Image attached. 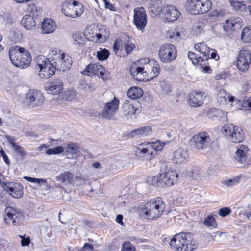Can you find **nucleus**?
Returning <instances> with one entry per match:
<instances>
[{
	"label": "nucleus",
	"mask_w": 251,
	"mask_h": 251,
	"mask_svg": "<svg viewBox=\"0 0 251 251\" xmlns=\"http://www.w3.org/2000/svg\"><path fill=\"white\" fill-rule=\"evenodd\" d=\"M159 73V65L153 59L141 58L130 68L132 77L139 81H145L156 77Z\"/></svg>",
	"instance_id": "1"
},
{
	"label": "nucleus",
	"mask_w": 251,
	"mask_h": 251,
	"mask_svg": "<svg viewBox=\"0 0 251 251\" xmlns=\"http://www.w3.org/2000/svg\"><path fill=\"white\" fill-rule=\"evenodd\" d=\"M165 204L162 199H153L147 202L141 209L140 216L141 218L153 220L159 218L164 212Z\"/></svg>",
	"instance_id": "2"
},
{
	"label": "nucleus",
	"mask_w": 251,
	"mask_h": 251,
	"mask_svg": "<svg viewBox=\"0 0 251 251\" xmlns=\"http://www.w3.org/2000/svg\"><path fill=\"white\" fill-rule=\"evenodd\" d=\"M9 56L12 63L21 69L27 68L32 60L29 51L19 46H15L10 49Z\"/></svg>",
	"instance_id": "3"
},
{
	"label": "nucleus",
	"mask_w": 251,
	"mask_h": 251,
	"mask_svg": "<svg viewBox=\"0 0 251 251\" xmlns=\"http://www.w3.org/2000/svg\"><path fill=\"white\" fill-rule=\"evenodd\" d=\"M49 56L52 64L57 70L65 71L72 65V60L69 55L58 48L51 49Z\"/></svg>",
	"instance_id": "4"
},
{
	"label": "nucleus",
	"mask_w": 251,
	"mask_h": 251,
	"mask_svg": "<svg viewBox=\"0 0 251 251\" xmlns=\"http://www.w3.org/2000/svg\"><path fill=\"white\" fill-rule=\"evenodd\" d=\"M61 11L66 17L75 19L82 15L84 7L81 3L76 0H66L62 4Z\"/></svg>",
	"instance_id": "5"
},
{
	"label": "nucleus",
	"mask_w": 251,
	"mask_h": 251,
	"mask_svg": "<svg viewBox=\"0 0 251 251\" xmlns=\"http://www.w3.org/2000/svg\"><path fill=\"white\" fill-rule=\"evenodd\" d=\"M186 9L193 15L202 14L207 13L211 7L209 0H187Z\"/></svg>",
	"instance_id": "6"
},
{
	"label": "nucleus",
	"mask_w": 251,
	"mask_h": 251,
	"mask_svg": "<svg viewBox=\"0 0 251 251\" xmlns=\"http://www.w3.org/2000/svg\"><path fill=\"white\" fill-rule=\"evenodd\" d=\"M195 52L190 51L188 53V58L193 64H197L209 58L210 48L204 43L196 44L194 46Z\"/></svg>",
	"instance_id": "7"
},
{
	"label": "nucleus",
	"mask_w": 251,
	"mask_h": 251,
	"mask_svg": "<svg viewBox=\"0 0 251 251\" xmlns=\"http://www.w3.org/2000/svg\"><path fill=\"white\" fill-rule=\"evenodd\" d=\"M36 61L39 69L38 75L41 78L48 79L54 75L56 69L50 60L41 55L37 57Z\"/></svg>",
	"instance_id": "8"
},
{
	"label": "nucleus",
	"mask_w": 251,
	"mask_h": 251,
	"mask_svg": "<svg viewBox=\"0 0 251 251\" xmlns=\"http://www.w3.org/2000/svg\"><path fill=\"white\" fill-rule=\"evenodd\" d=\"M222 133L233 143H240L245 139V134L242 129L232 124H225L222 128Z\"/></svg>",
	"instance_id": "9"
},
{
	"label": "nucleus",
	"mask_w": 251,
	"mask_h": 251,
	"mask_svg": "<svg viewBox=\"0 0 251 251\" xmlns=\"http://www.w3.org/2000/svg\"><path fill=\"white\" fill-rule=\"evenodd\" d=\"M3 217L6 224L13 226L20 225L24 218L20 210L11 206H7L5 208Z\"/></svg>",
	"instance_id": "10"
},
{
	"label": "nucleus",
	"mask_w": 251,
	"mask_h": 251,
	"mask_svg": "<svg viewBox=\"0 0 251 251\" xmlns=\"http://www.w3.org/2000/svg\"><path fill=\"white\" fill-rule=\"evenodd\" d=\"M156 15L163 17L168 22L176 20L180 15V12L173 5H166L163 8L158 5L153 10H151Z\"/></svg>",
	"instance_id": "11"
},
{
	"label": "nucleus",
	"mask_w": 251,
	"mask_h": 251,
	"mask_svg": "<svg viewBox=\"0 0 251 251\" xmlns=\"http://www.w3.org/2000/svg\"><path fill=\"white\" fill-rule=\"evenodd\" d=\"M158 56L160 61L163 63H170L175 60L176 58V49L173 44H163L159 48Z\"/></svg>",
	"instance_id": "12"
},
{
	"label": "nucleus",
	"mask_w": 251,
	"mask_h": 251,
	"mask_svg": "<svg viewBox=\"0 0 251 251\" xmlns=\"http://www.w3.org/2000/svg\"><path fill=\"white\" fill-rule=\"evenodd\" d=\"M210 143V137L208 134L205 132H201L195 134L192 136L190 141L191 147L196 151L207 148Z\"/></svg>",
	"instance_id": "13"
},
{
	"label": "nucleus",
	"mask_w": 251,
	"mask_h": 251,
	"mask_svg": "<svg viewBox=\"0 0 251 251\" xmlns=\"http://www.w3.org/2000/svg\"><path fill=\"white\" fill-rule=\"evenodd\" d=\"M215 98L217 102L220 105L226 106L233 105L239 103V100H235V97L229 93L221 87H216L215 89Z\"/></svg>",
	"instance_id": "14"
},
{
	"label": "nucleus",
	"mask_w": 251,
	"mask_h": 251,
	"mask_svg": "<svg viewBox=\"0 0 251 251\" xmlns=\"http://www.w3.org/2000/svg\"><path fill=\"white\" fill-rule=\"evenodd\" d=\"M249 155L248 147L245 145H239L236 147L233 157L241 167H248L251 165V160L248 159Z\"/></svg>",
	"instance_id": "15"
},
{
	"label": "nucleus",
	"mask_w": 251,
	"mask_h": 251,
	"mask_svg": "<svg viewBox=\"0 0 251 251\" xmlns=\"http://www.w3.org/2000/svg\"><path fill=\"white\" fill-rule=\"evenodd\" d=\"M44 102L43 93L36 89H31L26 95L25 102L28 105L34 107L41 106Z\"/></svg>",
	"instance_id": "16"
},
{
	"label": "nucleus",
	"mask_w": 251,
	"mask_h": 251,
	"mask_svg": "<svg viewBox=\"0 0 251 251\" xmlns=\"http://www.w3.org/2000/svg\"><path fill=\"white\" fill-rule=\"evenodd\" d=\"M178 175L176 171L168 167L161 170L159 173L161 181L168 186L176 183L178 181Z\"/></svg>",
	"instance_id": "17"
},
{
	"label": "nucleus",
	"mask_w": 251,
	"mask_h": 251,
	"mask_svg": "<svg viewBox=\"0 0 251 251\" xmlns=\"http://www.w3.org/2000/svg\"><path fill=\"white\" fill-rule=\"evenodd\" d=\"M133 22L139 30L143 31L146 26L147 14L143 7H137L134 9Z\"/></svg>",
	"instance_id": "18"
},
{
	"label": "nucleus",
	"mask_w": 251,
	"mask_h": 251,
	"mask_svg": "<svg viewBox=\"0 0 251 251\" xmlns=\"http://www.w3.org/2000/svg\"><path fill=\"white\" fill-rule=\"evenodd\" d=\"M119 100L114 97L113 99L105 103L101 111L102 117L112 119L119 108Z\"/></svg>",
	"instance_id": "19"
},
{
	"label": "nucleus",
	"mask_w": 251,
	"mask_h": 251,
	"mask_svg": "<svg viewBox=\"0 0 251 251\" xmlns=\"http://www.w3.org/2000/svg\"><path fill=\"white\" fill-rule=\"evenodd\" d=\"M251 64L250 51L247 50L242 49L238 54L236 62L238 69L241 71H247Z\"/></svg>",
	"instance_id": "20"
},
{
	"label": "nucleus",
	"mask_w": 251,
	"mask_h": 251,
	"mask_svg": "<svg viewBox=\"0 0 251 251\" xmlns=\"http://www.w3.org/2000/svg\"><path fill=\"white\" fill-rule=\"evenodd\" d=\"M105 72V68L99 63H90L81 72L84 75L90 76H97L99 78H102Z\"/></svg>",
	"instance_id": "21"
},
{
	"label": "nucleus",
	"mask_w": 251,
	"mask_h": 251,
	"mask_svg": "<svg viewBox=\"0 0 251 251\" xmlns=\"http://www.w3.org/2000/svg\"><path fill=\"white\" fill-rule=\"evenodd\" d=\"M4 189L14 198H20L23 195V187L19 183L7 182L3 185Z\"/></svg>",
	"instance_id": "22"
},
{
	"label": "nucleus",
	"mask_w": 251,
	"mask_h": 251,
	"mask_svg": "<svg viewBox=\"0 0 251 251\" xmlns=\"http://www.w3.org/2000/svg\"><path fill=\"white\" fill-rule=\"evenodd\" d=\"M189 154L188 151L182 148H180L175 151L173 153V161L176 164H182L188 161Z\"/></svg>",
	"instance_id": "23"
},
{
	"label": "nucleus",
	"mask_w": 251,
	"mask_h": 251,
	"mask_svg": "<svg viewBox=\"0 0 251 251\" xmlns=\"http://www.w3.org/2000/svg\"><path fill=\"white\" fill-rule=\"evenodd\" d=\"M122 112L123 115L127 119H134L138 112V109L135 107L133 102L126 100L124 102L122 107Z\"/></svg>",
	"instance_id": "24"
},
{
	"label": "nucleus",
	"mask_w": 251,
	"mask_h": 251,
	"mask_svg": "<svg viewBox=\"0 0 251 251\" xmlns=\"http://www.w3.org/2000/svg\"><path fill=\"white\" fill-rule=\"evenodd\" d=\"M205 96L202 92L194 91L190 93L188 96V103L192 107H197L203 104Z\"/></svg>",
	"instance_id": "25"
},
{
	"label": "nucleus",
	"mask_w": 251,
	"mask_h": 251,
	"mask_svg": "<svg viewBox=\"0 0 251 251\" xmlns=\"http://www.w3.org/2000/svg\"><path fill=\"white\" fill-rule=\"evenodd\" d=\"M242 25V20L238 17H232L225 21L223 28L225 31H236L240 29Z\"/></svg>",
	"instance_id": "26"
},
{
	"label": "nucleus",
	"mask_w": 251,
	"mask_h": 251,
	"mask_svg": "<svg viewBox=\"0 0 251 251\" xmlns=\"http://www.w3.org/2000/svg\"><path fill=\"white\" fill-rule=\"evenodd\" d=\"M183 238L184 244L181 247L183 251H193L197 248L198 244L191 233L183 232Z\"/></svg>",
	"instance_id": "27"
},
{
	"label": "nucleus",
	"mask_w": 251,
	"mask_h": 251,
	"mask_svg": "<svg viewBox=\"0 0 251 251\" xmlns=\"http://www.w3.org/2000/svg\"><path fill=\"white\" fill-rule=\"evenodd\" d=\"M183 232H181L175 235L170 242L171 248L176 251H183L182 246L183 243Z\"/></svg>",
	"instance_id": "28"
},
{
	"label": "nucleus",
	"mask_w": 251,
	"mask_h": 251,
	"mask_svg": "<svg viewBox=\"0 0 251 251\" xmlns=\"http://www.w3.org/2000/svg\"><path fill=\"white\" fill-rule=\"evenodd\" d=\"M63 88V84L61 79H54L50 84L46 87L48 93L53 95H57L60 93Z\"/></svg>",
	"instance_id": "29"
},
{
	"label": "nucleus",
	"mask_w": 251,
	"mask_h": 251,
	"mask_svg": "<svg viewBox=\"0 0 251 251\" xmlns=\"http://www.w3.org/2000/svg\"><path fill=\"white\" fill-rule=\"evenodd\" d=\"M113 51L115 55L124 57L126 56V52L125 48V40L116 39L113 45Z\"/></svg>",
	"instance_id": "30"
},
{
	"label": "nucleus",
	"mask_w": 251,
	"mask_h": 251,
	"mask_svg": "<svg viewBox=\"0 0 251 251\" xmlns=\"http://www.w3.org/2000/svg\"><path fill=\"white\" fill-rule=\"evenodd\" d=\"M64 149L65 155L69 159L76 158L79 151L78 145L75 143L68 144L66 147H64Z\"/></svg>",
	"instance_id": "31"
},
{
	"label": "nucleus",
	"mask_w": 251,
	"mask_h": 251,
	"mask_svg": "<svg viewBox=\"0 0 251 251\" xmlns=\"http://www.w3.org/2000/svg\"><path fill=\"white\" fill-rule=\"evenodd\" d=\"M5 138L9 144L12 146L14 151L19 156L21 157H24L27 155V152L25 151V149L15 143L16 140L14 137L9 135H5Z\"/></svg>",
	"instance_id": "32"
},
{
	"label": "nucleus",
	"mask_w": 251,
	"mask_h": 251,
	"mask_svg": "<svg viewBox=\"0 0 251 251\" xmlns=\"http://www.w3.org/2000/svg\"><path fill=\"white\" fill-rule=\"evenodd\" d=\"M21 24L26 30H33L36 23L33 17L30 15H25L21 21Z\"/></svg>",
	"instance_id": "33"
},
{
	"label": "nucleus",
	"mask_w": 251,
	"mask_h": 251,
	"mask_svg": "<svg viewBox=\"0 0 251 251\" xmlns=\"http://www.w3.org/2000/svg\"><path fill=\"white\" fill-rule=\"evenodd\" d=\"M84 34L85 38L88 40L96 42H101L102 35L101 33H97L96 30H93L87 28L84 31Z\"/></svg>",
	"instance_id": "34"
},
{
	"label": "nucleus",
	"mask_w": 251,
	"mask_h": 251,
	"mask_svg": "<svg viewBox=\"0 0 251 251\" xmlns=\"http://www.w3.org/2000/svg\"><path fill=\"white\" fill-rule=\"evenodd\" d=\"M42 28L44 33L50 34L55 31L56 28V25L52 19L47 18L43 21Z\"/></svg>",
	"instance_id": "35"
},
{
	"label": "nucleus",
	"mask_w": 251,
	"mask_h": 251,
	"mask_svg": "<svg viewBox=\"0 0 251 251\" xmlns=\"http://www.w3.org/2000/svg\"><path fill=\"white\" fill-rule=\"evenodd\" d=\"M151 133V126H147L133 130L130 132L129 135L131 137H140L149 135Z\"/></svg>",
	"instance_id": "36"
},
{
	"label": "nucleus",
	"mask_w": 251,
	"mask_h": 251,
	"mask_svg": "<svg viewBox=\"0 0 251 251\" xmlns=\"http://www.w3.org/2000/svg\"><path fill=\"white\" fill-rule=\"evenodd\" d=\"M56 180L65 185H68L73 182L74 175L70 172L65 171L56 177Z\"/></svg>",
	"instance_id": "37"
},
{
	"label": "nucleus",
	"mask_w": 251,
	"mask_h": 251,
	"mask_svg": "<svg viewBox=\"0 0 251 251\" xmlns=\"http://www.w3.org/2000/svg\"><path fill=\"white\" fill-rule=\"evenodd\" d=\"M143 94V91L142 89L136 86L130 87L127 92L128 97L133 100L140 98Z\"/></svg>",
	"instance_id": "38"
},
{
	"label": "nucleus",
	"mask_w": 251,
	"mask_h": 251,
	"mask_svg": "<svg viewBox=\"0 0 251 251\" xmlns=\"http://www.w3.org/2000/svg\"><path fill=\"white\" fill-rule=\"evenodd\" d=\"M183 31L178 28H170L167 33V36L175 41H178L182 38Z\"/></svg>",
	"instance_id": "39"
},
{
	"label": "nucleus",
	"mask_w": 251,
	"mask_h": 251,
	"mask_svg": "<svg viewBox=\"0 0 251 251\" xmlns=\"http://www.w3.org/2000/svg\"><path fill=\"white\" fill-rule=\"evenodd\" d=\"M73 44L78 46H83L85 44V37L84 33L76 32L73 34Z\"/></svg>",
	"instance_id": "40"
},
{
	"label": "nucleus",
	"mask_w": 251,
	"mask_h": 251,
	"mask_svg": "<svg viewBox=\"0 0 251 251\" xmlns=\"http://www.w3.org/2000/svg\"><path fill=\"white\" fill-rule=\"evenodd\" d=\"M78 87L80 90L85 92H92L95 90L94 83H87L84 81H82L80 82Z\"/></svg>",
	"instance_id": "41"
},
{
	"label": "nucleus",
	"mask_w": 251,
	"mask_h": 251,
	"mask_svg": "<svg viewBox=\"0 0 251 251\" xmlns=\"http://www.w3.org/2000/svg\"><path fill=\"white\" fill-rule=\"evenodd\" d=\"M77 93L75 90L69 89L65 91L62 94V98L66 101H72L76 99Z\"/></svg>",
	"instance_id": "42"
},
{
	"label": "nucleus",
	"mask_w": 251,
	"mask_h": 251,
	"mask_svg": "<svg viewBox=\"0 0 251 251\" xmlns=\"http://www.w3.org/2000/svg\"><path fill=\"white\" fill-rule=\"evenodd\" d=\"M203 225L209 229H213L217 227L215 219L212 216H208L205 218Z\"/></svg>",
	"instance_id": "43"
},
{
	"label": "nucleus",
	"mask_w": 251,
	"mask_h": 251,
	"mask_svg": "<svg viewBox=\"0 0 251 251\" xmlns=\"http://www.w3.org/2000/svg\"><path fill=\"white\" fill-rule=\"evenodd\" d=\"M146 142L142 143L137 148L136 152L137 156H138L139 158H143L142 155L146 154L150 149V148L148 147V145H146Z\"/></svg>",
	"instance_id": "44"
},
{
	"label": "nucleus",
	"mask_w": 251,
	"mask_h": 251,
	"mask_svg": "<svg viewBox=\"0 0 251 251\" xmlns=\"http://www.w3.org/2000/svg\"><path fill=\"white\" fill-rule=\"evenodd\" d=\"M64 147L59 146L53 148L48 149L45 153L48 155H57L62 153L64 151Z\"/></svg>",
	"instance_id": "45"
},
{
	"label": "nucleus",
	"mask_w": 251,
	"mask_h": 251,
	"mask_svg": "<svg viewBox=\"0 0 251 251\" xmlns=\"http://www.w3.org/2000/svg\"><path fill=\"white\" fill-rule=\"evenodd\" d=\"M241 39L245 42H251V29L248 27L244 28L242 32Z\"/></svg>",
	"instance_id": "46"
},
{
	"label": "nucleus",
	"mask_w": 251,
	"mask_h": 251,
	"mask_svg": "<svg viewBox=\"0 0 251 251\" xmlns=\"http://www.w3.org/2000/svg\"><path fill=\"white\" fill-rule=\"evenodd\" d=\"M146 145L150 149H153L154 150L159 151H161L164 146V143H161L159 140L153 142H147Z\"/></svg>",
	"instance_id": "47"
},
{
	"label": "nucleus",
	"mask_w": 251,
	"mask_h": 251,
	"mask_svg": "<svg viewBox=\"0 0 251 251\" xmlns=\"http://www.w3.org/2000/svg\"><path fill=\"white\" fill-rule=\"evenodd\" d=\"M109 55V52L107 50L104 49L97 52V57L99 60L104 61L106 60Z\"/></svg>",
	"instance_id": "48"
},
{
	"label": "nucleus",
	"mask_w": 251,
	"mask_h": 251,
	"mask_svg": "<svg viewBox=\"0 0 251 251\" xmlns=\"http://www.w3.org/2000/svg\"><path fill=\"white\" fill-rule=\"evenodd\" d=\"M204 24L203 22H198L194 24L193 31L196 35L200 34L204 30Z\"/></svg>",
	"instance_id": "49"
},
{
	"label": "nucleus",
	"mask_w": 251,
	"mask_h": 251,
	"mask_svg": "<svg viewBox=\"0 0 251 251\" xmlns=\"http://www.w3.org/2000/svg\"><path fill=\"white\" fill-rule=\"evenodd\" d=\"M134 44L129 40H125V48L126 52V56L130 54L135 49Z\"/></svg>",
	"instance_id": "50"
},
{
	"label": "nucleus",
	"mask_w": 251,
	"mask_h": 251,
	"mask_svg": "<svg viewBox=\"0 0 251 251\" xmlns=\"http://www.w3.org/2000/svg\"><path fill=\"white\" fill-rule=\"evenodd\" d=\"M230 4L231 6L237 11H244L246 9V5L243 2H239L237 1H231Z\"/></svg>",
	"instance_id": "51"
},
{
	"label": "nucleus",
	"mask_w": 251,
	"mask_h": 251,
	"mask_svg": "<svg viewBox=\"0 0 251 251\" xmlns=\"http://www.w3.org/2000/svg\"><path fill=\"white\" fill-rule=\"evenodd\" d=\"M27 9L29 12L33 14L38 15L41 12V9L39 7L37 6L35 3H31L27 6Z\"/></svg>",
	"instance_id": "52"
},
{
	"label": "nucleus",
	"mask_w": 251,
	"mask_h": 251,
	"mask_svg": "<svg viewBox=\"0 0 251 251\" xmlns=\"http://www.w3.org/2000/svg\"><path fill=\"white\" fill-rule=\"evenodd\" d=\"M161 181L159 174L156 176H150L147 178L146 182L149 185H156Z\"/></svg>",
	"instance_id": "53"
},
{
	"label": "nucleus",
	"mask_w": 251,
	"mask_h": 251,
	"mask_svg": "<svg viewBox=\"0 0 251 251\" xmlns=\"http://www.w3.org/2000/svg\"><path fill=\"white\" fill-rule=\"evenodd\" d=\"M18 237L21 238V245L22 247L28 246L31 243L30 237L25 234L23 235H19Z\"/></svg>",
	"instance_id": "54"
},
{
	"label": "nucleus",
	"mask_w": 251,
	"mask_h": 251,
	"mask_svg": "<svg viewBox=\"0 0 251 251\" xmlns=\"http://www.w3.org/2000/svg\"><path fill=\"white\" fill-rule=\"evenodd\" d=\"M123 251H135L136 248L128 241L124 242L122 245Z\"/></svg>",
	"instance_id": "55"
},
{
	"label": "nucleus",
	"mask_w": 251,
	"mask_h": 251,
	"mask_svg": "<svg viewBox=\"0 0 251 251\" xmlns=\"http://www.w3.org/2000/svg\"><path fill=\"white\" fill-rule=\"evenodd\" d=\"M221 183L227 187H232L237 184L238 180L235 178L222 180Z\"/></svg>",
	"instance_id": "56"
},
{
	"label": "nucleus",
	"mask_w": 251,
	"mask_h": 251,
	"mask_svg": "<svg viewBox=\"0 0 251 251\" xmlns=\"http://www.w3.org/2000/svg\"><path fill=\"white\" fill-rule=\"evenodd\" d=\"M24 178L26 179V180L28 181L29 182H32V183H37V184H41V183L46 184L47 183L46 180L44 179L35 178H32V177H27V176H25L24 177Z\"/></svg>",
	"instance_id": "57"
},
{
	"label": "nucleus",
	"mask_w": 251,
	"mask_h": 251,
	"mask_svg": "<svg viewBox=\"0 0 251 251\" xmlns=\"http://www.w3.org/2000/svg\"><path fill=\"white\" fill-rule=\"evenodd\" d=\"M231 210L228 207H224L219 210L218 214L221 217H225L231 213Z\"/></svg>",
	"instance_id": "58"
},
{
	"label": "nucleus",
	"mask_w": 251,
	"mask_h": 251,
	"mask_svg": "<svg viewBox=\"0 0 251 251\" xmlns=\"http://www.w3.org/2000/svg\"><path fill=\"white\" fill-rule=\"evenodd\" d=\"M227 77V74L225 71H222L219 74H217L215 76L214 78L215 80H225Z\"/></svg>",
	"instance_id": "59"
},
{
	"label": "nucleus",
	"mask_w": 251,
	"mask_h": 251,
	"mask_svg": "<svg viewBox=\"0 0 251 251\" xmlns=\"http://www.w3.org/2000/svg\"><path fill=\"white\" fill-rule=\"evenodd\" d=\"M93 250V246L89 243H85L81 251H92Z\"/></svg>",
	"instance_id": "60"
},
{
	"label": "nucleus",
	"mask_w": 251,
	"mask_h": 251,
	"mask_svg": "<svg viewBox=\"0 0 251 251\" xmlns=\"http://www.w3.org/2000/svg\"><path fill=\"white\" fill-rule=\"evenodd\" d=\"M210 52L209 53V55L210 56V58L213 59L215 60H217L219 59V56L217 55L216 51L212 49H210Z\"/></svg>",
	"instance_id": "61"
},
{
	"label": "nucleus",
	"mask_w": 251,
	"mask_h": 251,
	"mask_svg": "<svg viewBox=\"0 0 251 251\" xmlns=\"http://www.w3.org/2000/svg\"><path fill=\"white\" fill-rule=\"evenodd\" d=\"M160 87L165 92H168L170 91V87L168 84H167L165 82L162 81L160 83Z\"/></svg>",
	"instance_id": "62"
},
{
	"label": "nucleus",
	"mask_w": 251,
	"mask_h": 251,
	"mask_svg": "<svg viewBox=\"0 0 251 251\" xmlns=\"http://www.w3.org/2000/svg\"><path fill=\"white\" fill-rule=\"evenodd\" d=\"M123 216L122 215H118L116 218V221L121 224V225H123Z\"/></svg>",
	"instance_id": "63"
},
{
	"label": "nucleus",
	"mask_w": 251,
	"mask_h": 251,
	"mask_svg": "<svg viewBox=\"0 0 251 251\" xmlns=\"http://www.w3.org/2000/svg\"><path fill=\"white\" fill-rule=\"evenodd\" d=\"M49 147V145L48 144H43L41 145L37 149V151H42L44 149H48Z\"/></svg>",
	"instance_id": "64"
}]
</instances>
